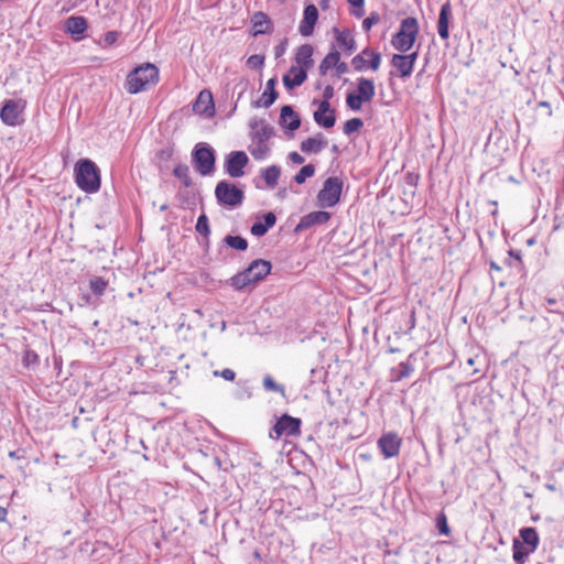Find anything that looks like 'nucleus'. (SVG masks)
Wrapping results in <instances>:
<instances>
[{"instance_id": "obj_1", "label": "nucleus", "mask_w": 564, "mask_h": 564, "mask_svg": "<svg viewBox=\"0 0 564 564\" xmlns=\"http://www.w3.org/2000/svg\"><path fill=\"white\" fill-rule=\"evenodd\" d=\"M250 128L251 144L248 150L254 160H264L270 152L269 140L273 135V128L264 119L251 120Z\"/></svg>"}, {"instance_id": "obj_2", "label": "nucleus", "mask_w": 564, "mask_h": 564, "mask_svg": "<svg viewBox=\"0 0 564 564\" xmlns=\"http://www.w3.org/2000/svg\"><path fill=\"white\" fill-rule=\"evenodd\" d=\"M75 181L78 187L86 193L98 192L100 175L97 165L88 159L79 160L75 166Z\"/></svg>"}, {"instance_id": "obj_3", "label": "nucleus", "mask_w": 564, "mask_h": 564, "mask_svg": "<svg viewBox=\"0 0 564 564\" xmlns=\"http://www.w3.org/2000/svg\"><path fill=\"white\" fill-rule=\"evenodd\" d=\"M271 271V263L267 260H253L242 272L237 273L230 279V284L236 290H242L251 283L263 280Z\"/></svg>"}, {"instance_id": "obj_4", "label": "nucleus", "mask_w": 564, "mask_h": 564, "mask_svg": "<svg viewBox=\"0 0 564 564\" xmlns=\"http://www.w3.org/2000/svg\"><path fill=\"white\" fill-rule=\"evenodd\" d=\"M419 33V24L415 18L409 17L402 20L398 33L392 39V45L400 52H408L414 44Z\"/></svg>"}, {"instance_id": "obj_5", "label": "nucleus", "mask_w": 564, "mask_h": 564, "mask_svg": "<svg viewBox=\"0 0 564 564\" xmlns=\"http://www.w3.org/2000/svg\"><path fill=\"white\" fill-rule=\"evenodd\" d=\"M376 94L375 84L371 79L360 77L358 78L357 93L347 95V106L354 110L359 111L364 102L372 100Z\"/></svg>"}, {"instance_id": "obj_6", "label": "nucleus", "mask_w": 564, "mask_h": 564, "mask_svg": "<svg viewBox=\"0 0 564 564\" xmlns=\"http://www.w3.org/2000/svg\"><path fill=\"white\" fill-rule=\"evenodd\" d=\"M343 185L338 177H328L317 195L318 205L324 208L334 207L340 199Z\"/></svg>"}, {"instance_id": "obj_7", "label": "nucleus", "mask_w": 564, "mask_h": 564, "mask_svg": "<svg viewBox=\"0 0 564 564\" xmlns=\"http://www.w3.org/2000/svg\"><path fill=\"white\" fill-rule=\"evenodd\" d=\"M215 196L220 205L229 207L241 205L245 197L240 188L227 181H221L216 185Z\"/></svg>"}, {"instance_id": "obj_8", "label": "nucleus", "mask_w": 564, "mask_h": 564, "mask_svg": "<svg viewBox=\"0 0 564 564\" xmlns=\"http://www.w3.org/2000/svg\"><path fill=\"white\" fill-rule=\"evenodd\" d=\"M25 107L26 101L22 98L6 100L0 110V118L7 126H19L23 122L22 116Z\"/></svg>"}, {"instance_id": "obj_9", "label": "nucleus", "mask_w": 564, "mask_h": 564, "mask_svg": "<svg viewBox=\"0 0 564 564\" xmlns=\"http://www.w3.org/2000/svg\"><path fill=\"white\" fill-rule=\"evenodd\" d=\"M193 161L196 170L202 175H209L215 170V153L212 147L206 143H199L196 145Z\"/></svg>"}, {"instance_id": "obj_10", "label": "nucleus", "mask_w": 564, "mask_h": 564, "mask_svg": "<svg viewBox=\"0 0 564 564\" xmlns=\"http://www.w3.org/2000/svg\"><path fill=\"white\" fill-rule=\"evenodd\" d=\"M301 433V420L290 416L288 414L282 415L275 423L272 432L270 433L271 438L279 440L281 436H295Z\"/></svg>"}, {"instance_id": "obj_11", "label": "nucleus", "mask_w": 564, "mask_h": 564, "mask_svg": "<svg viewBox=\"0 0 564 564\" xmlns=\"http://www.w3.org/2000/svg\"><path fill=\"white\" fill-rule=\"evenodd\" d=\"M248 161V156L243 151H234L226 159L225 170L231 177H241L245 174L243 169Z\"/></svg>"}, {"instance_id": "obj_12", "label": "nucleus", "mask_w": 564, "mask_h": 564, "mask_svg": "<svg viewBox=\"0 0 564 564\" xmlns=\"http://www.w3.org/2000/svg\"><path fill=\"white\" fill-rule=\"evenodd\" d=\"M402 440L395 433L383 434L379 441L378 446L386 458L395 457L401 447Z\"/></svg>"}, {"instance_id": "obj_13", "label": "nucleus", "mask_w": 564, "mask_h": 564, "mask_svg": "<svg viewBox=\"0 0 564 564\" xmlns=\"http://www.w3.org/2000/svg\"><path fill=\"white\" fill-rule=\"evenodd\" d=\"M315 122L326 129L333 128L336 122L335 110L327 100L318 102L317 110L313 115Z\"/></svg>"}, {"instance_id": "obj_14", "label": "nucleus", "mask_w": 564, "mask_h": 564, "mask_svg": "<svg viewBox=\"0 0 564 564\" xmlns=\"http://www.w3.org/2000/svg\"><path fill=\"white\" fill-rule=\"evenodd\" d=\"M330 219V214L323 210L312 212L303 216L295 227L296 232L307 230L316 225L326 224Z\"/></svg>"}, {"instance_id": "obj_15", "label": "nucleus", "mask_w": 564, "mask_h": 564, "mask_svg": "<svg viewBox=\"0 0 564 564\" xmlns=\"http://www.w3.org/2000/svg\"><path fill=\"white\" fill-rule=\"evenodd\" d=\"M318 19V10L314 4L305 7L303 12V19L299 25V32L302 36H311L314 31V26Z\"/></svg>"}, {"instance_id": "obj_16", "label": "nucleus", "mask_w": 564, "mask_h": 564, "mask_svg": "<svg viewBox=\"0 0 564 564\" xmlns=\"http://www.w3.org/2000/svg\"><path fill=\"white\" fill-rule=\"evenodd\" d=\"M416 58V52L409 55L394 54L392 56L391 64L399 72L401 77H409L413 72V66Z\"/></svg>"}, {"instance_id": "obj_17", "label": "nucleus", "mask_w": 564, "mask_h": 564, "mask_svg": "<svg viewBox=\"0 0 564 564\" xmlns=\"http://www.w3.org/2000/svg\"><path fill=\"white\" fill-rule=\"evenodd\" d=\"M193 110L195 113L206 115L208 117L214 115V100L209 90L205 89L198 94L193 105Z\"/></svg>"}, {"instance_id": "obj_18", "label": "nucleus", "mask_w": 564, "mask_h": 564, "mask_svg": "<svg viewBox=\"0 0 564 564\" xmlns=\"http://www.w3.org/2000/svg\"><path fill=\"white\" fill-rule=\"evenodd\" d=\"M307 78V70L300 66H291L289 72L283 76L282 80L288 90L301 86Z\"/></svg>"}, {"instance_id": "obj_19", "label": "nucleus", "mask_w": 564, "mask_h": 564, "mask_svg": "<svg viewBox=\"0 0 564 564\" xmlns=\"http://www.w3.org/2000/svg\"><path fill=\"white\" fill-rule=\"evenodd\" d=\"M87 29V21L84 17L73 15L65 21V30L68 32L75 41H79L83 37V33Z\"/></svg>"}, {"instance_id": "obj_20", "label": "nucleus", "mask_w": 564, "mask_h": 564, "mask_svg": "<svg viewBox=\"0 0 564 564\" xmlns=\"http://www.w3.org/2000/svg\"><path fill=\"white\" fill-rule=\"evenodd\" d=\"M313 46L310 44L301 45L295 53V66H300L305 70H310L313 65Z\"/></svg>"}, {"instance_id": "obj_21", "label": "nucleus", "mask_w": 564, "mask_h": 564, "mask_svg": "<svg viewBox=\"0 0 564 564\" xmlns=\"http://www.w3.org/2000/svg\"><path fill=\"white\" fill-rule=\"evenodd\" d=\"M280 124L290 131L299 129L301 120L291 106H283L281 108Z\"/></svg>"}, {"instance_id": "obj_22", "label": "nucleus", "mask_w": 564, "mask_h": 564, "mask_svg": "<svg viewBox=\"0 0 564 564\" xmlns=\"http://www.w3.org/2000/svg\"><path fill=\"white\" fill-rule=\"evenodd\" d=\"M451 4L449 2L444 3L441 7L438 21H437V33L443 40H447L449 36L448 25H449V18H451Z\"/></svg>"}, {"instance_id": "obj_23", "label": "nucleus", "mask_w": 564, "mask_h": 564, "mask_svg": "<svg viewBox=\"0 0 564 564\" xmlns=\"http://www.w3.org/2000/svg\"><path fill=\"white\" fill-rule=\"evenodd\" d=\"M327 145V140L322 133H317L301 143V150L305 153H318Z\"/></svg>"}, {"instance_id": "obj_24", "label": "nucleus", "mask_w": 564, "mask_h": 564, "mask_svg": "<svg viewBox=\"0 0 564 564\" xmlns=\"http://www.w3.org/2000/svg\"><path fill=\"white\" fill-rule=\"evenodd\" d=\"M275 78H271L267 82L265 90L261 95L260 99L257 101V107H270L275 99L278 98V93L275 91Z\"/></svg>"}, {"instance_id": "obj_25", "label": "nucleus", "mask_w": 564, "mask_h": 564, "mask_svg": "<svg viewBox=\"0 0 564 564\" xmlns=\"http://www.w3.org/2000/svg\"><path fill=\"white\" fill-rule=\"evenodd\" d=\"M159 83V69L154 64H143V90Z\"/></svg>"}, {"instance_id": "obj_26", "label": "nucleus", "mask_w": 564, "mask_h": 564, "mask_svg": "<svg viewBox=\"0 0 564 564\" xmlns=\"http://www.w3.org/2000/svg\"><path fill=\"white\" fill-rule=\"evenodd\" d=\"M251 22L253 35L264 34L269 31L270 20L263 12L254 13Z\"/></svg>"}, {"instance_id": "obj_27", "label": "nucleus", "mask_w": 564, "mask_h": 564, "mask_svg": "<svg viewBox=\"0 0 564 564\" xmlns=\"http://www.w3.org/2000/svg\"><path fill=\"white\" fill-rule=\"evenodd\" d=\"M141 72V66L134 67L127 77L126 80V89L130 94H137L141 91V77L139 73Z\"/></svg>"}, {"instance_id": "obj_28", "label": "nucleus", "mask_w": 564, "mask_h": 564, "mask_svg": "<svg viewBox=\"0 0 564 564\" xmlns=\"http://www.w3.org/2000/svg\"><path fill=\"white\" fill-rule=\"evenodd\" d=\"M520 536L524 543L523 546L528 547L529 551L534 552L539 543V536L533 528H524L520 530Z\"/></svg>"}, {"instance_id": "obj_29", "label": "nucleus", "mask_w": 564, "mask_h": 564, "mask_svg": "<svg viewBox=\"0 0 564 564\" xmlns=\"http://www.w3.org/2000/svg\"><path fill=\"white\" fill-rule=\"evenodd\" d=\"M336 33V41L340 47L345 48L348 53H351L356 48V42L349 31L340 32L338 29H334Z\"/></svg>"}, {"instance_id": "obj_30", "label": "nucleus", "mask_w": 564, "mask_h": 564, "mask_svg": "<svg viewBox=\"0 0 564 564\" xmlns=\"http://www.w3.org/2000/svg\"><path fill=\"white\" fill-rule=\"evenodd\" d=\"M339 53L337 51L329 52L322 63L319 64V73L321 75H326V73L332 68L335 67L338 64L339 61Z\"/></svg>"}, {"instance_id": "obj_31", "label": "nucleus", "mask_w": 564, "mask_h": 564, "mask_svg": "<svg viewBox=\"0 0 564 564\" xmlns=\"http://www.w3.org/2000/svg\"><path fill=\"white\" fill-rule=\"evenodd\" d=\"M280 167L276 165H271L262 172L264 182L269 187H274L276 185L278 180L280 177Z\"/></svg>"}, {"instance_id": "obj_32", "label": "nucleus", "mask_w": 564, "mask_h": 564, "mask_svg": "<svg viewBox=\"0 0 564 564\" xmlns=\"http://www.w3.org/2000/svg\"><path fill=\"white\" fill-rule=\"evenodd\" d=\"M532 553V551H529L528 547L523 546L518 540H514L513 543V560L518 564H523L525 561V557Z\"/></svg>"}, {"instance_id": "obj_33", "label": "nucleus", "mask_w": 564, "mask_h": 564, "mask_svg": "<svg viewBox=\"0 0 564 564\" xmlns=\"http://www.w3.org/2000/svg\"><path fill=\"white\" fill-rule=\"evenodd\" d=\"M225 242L230 248H234V249L240 250V251L246 250L247 247H248L247 240L245 238L240 237V236H227L225 238Z\"/></svg>"}, {"instance_id": "obj_34", "label": "nucleus", "mask_w": 564, "mask_h": 564, "mask_svg": "<svg viewBox=\"0 0 564 564\" xmlns=\"http://www.w3.org/2000/svg\"><path fill=\"white\" fill-rule=\"evenodd\" d=\"M89 284L94 294L102 295L104 292L106 291L108 282L100 276H94L93 279H90Z\"/></svg>"}, {"instance_id": "obj_35", "label": "nucleus", "mask_w": 564, "mask_h": 564, "mask_svg": "<svg viewBox=\"0 0 564 564\" xmlns=\"http://www.w3.org/2000/svg\"><path fill=\"white\" fill-rule=\"evenodd\" d=\"M315 173V167L312 164L304 165L299 173L294 176L297 184H303L306 178L312 177Z\"/></svg>"}, {"instance_id": "obj_36", "label": "nucleus", "mask_w": 564, "mask_h": 564, "mask_svg": "<svg viewBox=\"0 0 564 564\" xmlns=\"http://www.w3.org/2000/svg\"><path fill=\"white\" fill-rule=\"evenodd\" d=\"M196 231L205 237L210 234L209 221L205 214L200 215L197 219Z\"/></svg>"}, {"instance_id": "obj_37", "label": "nucleus", "mask_w": 564, "mask_h": 564, "mask_svg": "<svg viewBox=\"0 0 564 564\" xmlns=\"http://www.w3.org/2000/svg\"><path fill=\"white\" fill-rule=\"evenodd\" d=\"M364 126V122L359 118H352L345 122L344 124V133L351 134L358 131Z\"/></svg>"}, {"instance_id": "obj_38", "label": "nucleus", "mask_w": 564, "mask_h": 564, "mask_svg": "<svg viewBox=\"0 0 564 564\" xmlns=\"http://www.w3.org/2000/svg\"><path fill=\"white\" fill-rule=\"evenodd\" d=\"M263 387L268 391H275L284 395V387L274 382L271 376H265L263 379Z\"/></svg>"}, {"instance_id": "obj_39", "label": "nucleus", "mask_w": 564, "mask_h": 564, "mask_svg": "<svg viewBox=\"0 0 564 564\" xmlns=\"http://www.w3.org/2000/svg\"><path fill=\"white\" fill-rule=\"evenodd\" d=\"M364 54H368L370 57L369 66L372 70H378L381 64V55L379 53H376L373 51H370L369 48L364 50Z\"/></svg>"}, {"instance_id": "obj_40", "label": "nucleus", "mask_w": 564, "mask_h": 564, "mask_svg": "<svg viewBox=\"0 0 564 564\" xmlns=\"http://www.w3.org/2000/svg\"><path fill=\"white\" fill-rule=\"evenodd\" d=\"M399 373L397 375V379L400 380L402 378H408L414 370L413 366L410 361L400 362L398 366Z\"/></svg>"}, {"instance_id": "obj_41", "label": "nucleus", "mask_w": 564, "mask_h": 564, "mask_svg": "<svg viewBox=\"0 0 564 564\" xmlns=\"http://www.w3.org/2000/svg\"><path fill=\"white\" fill-rule=\"evenodd\" d=\"M366 56H368V54H364L362 51L360 54L352 58L351 64L356 70L361 72L367 67Z\"/></svg>"}, {"instance_id": "obj_42", "label": "nucleus", "mask_w": 564, "mask_h": 564, "mask_svg": "<svg viewBox=\"0 0 564 564\" xmlns=\"http://www.w3.org/2000/svg\"><path fill=\"white\" fill-rule=\"evenodd\" d=\"M174 174L178 178L183 180L184 184L187 186L189 184L188 177V167L186 165H178L174 169Z\"/></svg>"}, {"instance_id": "obj_43", "label": "nucleus", "mask_w": 564, "mask_h": 564, "mask_svg": "<svg viewBox=\"0 0 564 564\" xmlns=\"http://www.w3.org/2000/svg\"><path fill=\"white\" fill-rule=\"evenodd\" d=\"M264 64V57L261 56V55H251L248 59H247V65L250 67V68H260L262 67Z\"/></svg>"}, {"instance_id": "obj_44", "label": "nucleus", "mask_w": 564, "mask_h": 564, "mask_svg": "<svg viewBox=\"0 0 564 564\" xmlns=\"http://www.w3.org/2000/svg\"><path fill=\"white\" fill-rule=\"evenodd\" d=\"M268 230L269 229L262 223H254L250 229L251 234L256 237L264 236Z\"/></svg>"}, {"instance_id": "obj_45", "label": "nucleus", "mask_w": 564, "mask_h": 564, "mask_svg": "<svg viewBox=\"0 0 564 564\" xmlns=\"http://www.w3.org/2000/svg\"><path fill=\"white\" fill-rule=\"evenodd\" d=\"M379 21L378 14H370L362 21V28L365 31H369L373 24H376Z\"/></svg>"}, {"instance_id": "obj_46", "label": "nucleus", "mask_w": 564, "mask_h": 564, "mask_svg": "<svg viewBox=\"0 0 564 564\" xmlns=\"http://www.w3.org/2000/svg\"><path fill=\"white\" fill-rule=\"evenodd\" d=\"M214 376H220L221 378H224L227 381H232L236 377V373L234 370L227 368L221 371H217V370L214 371Z\"/></svg>"}, {"instance_id": "obj_47", "label": "nucleus", "mask_w": 564, "mask_h": 564, "mask_svg": "<svg viewBox=\"0 0 564 564\" xmlns=\"http://www.w3.org/2000/svg\"><path fill=\"white\" fill-rule=\"evenodd\" d=\"M437 527L442 534L447 535L449 533V528L447 525L446 517L441 514L437 519Z\"/></svg>"}, {"instance_id": "obj_48", "label": "nucleus", "mask_w": 564, "mask_h": 564, "mask_svg": "<svg viewBox=\"0 0 564 564\" xmlns=\"http://www.w3.org/2000/svg\"><path fill=\"white\" fill-rule=\"evenodd\" d=\"M119 33L117 31H109L104 36V42L106 45H112L118 41Z\"/></svg>"}, {"instance_id": "obj_49", "label": "nucleus", "mask_w": 564, "mask_h": 564, "mask_svg": "<svg viewBox=\"0 0 564 564\" xmlns=\"http://www.w3.org/2000/svg\"><path fill=\"white\" fill-rule=\"evenodd\" d=\"M275 221H276V217L273 213H267L264 215V226L270 229L271 227H273L275 225Z\"/></svg>"}, {"instance_id": "obj_50", "label": "nucleus", "mask_w": 564, "mask_h": 564, "mask_svg": "<svg viewBox=\"0 0 564 564\" xmlns=\"http://www.w3.org/2000/svg\"><path fill=\"white\" fill-rule=\"evenodd\" d=\"M334 87L330 86V85H327L325 88H324V91H323V100H327L329 102V100L334 97Z\"/></svg>"}, {"instance_id": "obj_51", "label": "nucleus", "mask_w": 564, "mask_h": 564, "mask_svg": "<svg viewBox=\"0 0 564 564\" xmlns=\"http://www.w3.org/2000/svg\"><path fill=\"white\" fill-rule=\"evenodd\" d=\"M289 158L295 164H302L304 162V158L297 152H291L289 154Z\"/></svg>"}, {"instance_id": "obj_52", "label": "nucleus", "mask_w": 564, "mask_h": 564, "mask_svg": "<svg viewBox=\"0 0 564 564\" xmlns=\"http://www.w3.org/2000/svg\"><path fill=\"white\" fill-rule=\"evenodd\" d=\"M337 75L345 74L348 70V66L346 63L338 61V64L335 66Z\"/></svg>"}, {"instance_id": "obj_53", "label": "nucleus", "mask_w": 564, "mask_h": 564, "mask_svg": "<svg viewBox=\"0 0 564 564\" xmlns=\"http://www.w3.org/2000/svg\"><path fill=\"white\" fill-rule=\"evenodd\" d=\"M285 45H286V43L284 42V43H281L280 45L275 46L274 53H275L276 58L284 54Z\"/></svg>"}, {"instance_id": "obj_54", "label": "nucleus", "mask_w": 564, "mask_h": 564, "mask_svg": "<svg viewBox=\"0 0 564 564\" xmlns=\"http://www.w3.org/2000/svg\"><path fill=\"white\" fill-rule=\"evenodd\" d=\"M7 514H8L7 509H6V508H3V507H0V522L6 521V519H7Z\"/></svg>"}, {"instance_id": "obj_55", "label": "nucleus", "mask_w": 564, "mask_h": 564, "mask_svg": "<svg viewBox=\"0 0 564 564\" xmlns=\"http://www.w3.org/2000/svg\"><path fill=\"white\" fill-rule=\"evenodd\" d=\"M348 2L352 6V7H361L364 4V0H348Z\"/></svg>"}, {"instance_id": "obj_56", "label": "nucleus", "mask_w": 564, "mask_h": 564, "mask_svg": "<svg viewBox=\"0 0 564 564\" xmlns=\"http://www.w3.org/2000/svg\"><path fill=\"white\" fill-rule=\"evenodd\" d=\"M319 7L323 9V10H327L329 8V0H321L319 1Z\"/></svg>"}, {"instance_id": "obj_57", "label": "nucleus", "mask_w": 564, "mask_h": 564, "mask_svg": "<svg viewBox=\"0 0 564 564\" xmlns=\"http://www.w3.org/2000/svg\"><path fill=\"white\" fill-rule=\"evenodd\" d=\"M214 463H215V465H216L218 468H220V467H221V463H220V459H219L218 457H215V458H214Z\"/></svg>"}, {"instance_id": "obj_58", "label": "nucleus", "mask_w": 564, "mask_h": 564, "mask_svg": "<svg viewBox=\"0 0 564 564\" xmlns=\"http://www.w3.org/2000/svg\"><path fill=\"white\" fill-rule=\"evenodd\" d=\"M540 106L541 107H550L549 102L547 101H541L540 102Z\"/></svg>"}, {"instance_id": "obj_59", "label": "nucleus", "mask_w": 564, "mask_h": 564, "mask_svg": "<svg viewBox=\"0 0 564 564\" xmlns=\"http://www.w3.org/2000/svg\"><path fill=\"white\" fill-rule=\"evenodd\" d=\"M467 364H468L469 366H474V364H475L474 358H469V359L467 360Z\"/></svg>"}, {"instance_id": "obj_60", "label": "nucleus", "mask_w": 564, "mask_h": 564, "mask_svg": "<svg viewBox=\"0 0 564 564\" xmlns=\"http://www.w3.org/2000/svg\"><path fill=\"white\" fill-rule=\"evenodd\" d=\"M15 454H17L15 452H10V453H9V456H10V457H15Z\"/></svg>"}, {"instance_id": "obj_61", "label": "nucleus", "mask_w": 564, "mask_h": 564, "mask_svg": "<svg viewBox=\"0 0 564 564\" xmlns=\"http://www.w3.org/2000/svg\"><path fill=\"white\" fill-rule=\"evenodd\" d=\"M547 302H549L550 304H553V303H554V300H553V299H549V300H547Z\"/></svg>"}, {"instance_id": "obj_62", "label": "nucleus", "mask_w": 564, "mask_h": 564, "mask_svg": "<svg viewBox=\"0 0 564 564\" xmlns=\"http://www.w3.org/2000/svg\"><path fill=\"white\" fill-rule=\"evenodd\" d=\"M492 269H499L495 263L491 264Z\"/></svg>"}, {"instance_id": "obj_63", "label": "nucleus", "mask_w": 564, "mask_h": 564, "mask_svg": "<svg viewBox=\"0 0 564 564\" xmlns=\"http://www.w3.org/2000/svg\"><path fill=\"white\" fill-rule=\"evenodd\" d=\"M0 479H2V475H0Z\"/></svg>"}, {"instance_id": "obj_64", "label": "nucleus", "mask_w": 564, "mask_h": 564, "mask_svg": "<svg viewBox=\"0 0 564 564\" xmlns=\"http://www.w3.org/2000/svg\"><path fill=\"white\" fill-rule=\"evenodd\" d=\"M4 0H0V2H3Z\"/></svg>"}]
</instances>
